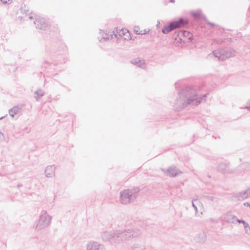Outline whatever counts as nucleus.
I'll return each mask as SVG.
<instances>
[{
    "label": "nucleus",
    "instance_id": "nucleus-1",
    "mask_svg": "<svg viewBox=\"0 0 250 250\" xmlns=\"http://www.w3.org/2000/svg\"><path fill=\"white\" fill-rule=\"evenodd\" d=\"M207 95L205 94L202 97L199 96L195 89L191 87H186L179 93V98L175 103V108L177 110H181L188 104L198 105Z\"/></svg>",
    "mask_w": 250,
    "mask_h": 250
},
{
    "label": "nucleus",
    "instance_id": "nucleus-2",
    "mask_svg": "<svg viewBox=\"0 0 250 250\" xmlns=\"http://www.w3.org/2000/svg\"><path fill=\"white\" fill-rule=\"evenodd\" d=\"M140 188L138 187L126 189L120 192V201L122 204L126 205L133 202L138 195Z\"/></svg>",
    "mask_w": 250,
    "mask_h": 250
},
{
    "label": "nucleus",
    "instance_id": "nucleus-3",
    "mask_svg": "<svg viewBox=\"0 0 250 250\" xmlns=\"http://www.w3.org/2000/svg\"><path fill=\"white\" fill-rule=\"evenodd\" d=\"M235 51L232 48L216 50L214 51L212 53L208 55L207 58H216L218 60L223 61L234 57L235 55Z\"/></svg>",
    "mask_w": 250,
    "mask_h": 250
},
{
    "label": "nucleus",
    "instance_id": "nucleus-4",
    "mask_svg": "<svg viewBox=\"0 0 250 250\" xmlns=\"http://www.w3.org/2000/svg\"><path fill=\"white\" fill-rule=\"evenodd\" d=\"M52 217L46 211L42 213L39 219L35 222L34 228L38 230L44 229L50 224Z\"/></svg>",
    "mask_w": 250,
    "mask_h": 250
},
{
    "label": "nucleus",
    "instance_id": "nucleus-5",
    "mask_svg": "<svg viewBox=\"0 0 250 250\" xmlns=\"http://www.w3.org/2000/svg\"><path fill=\"white\" fill-rule=\"evenodd\" d=\"M141 234V230L137 228L128 229L123 231V233L120 237V240L121 242L130 240L139 237Z\"/></svg>",
    "mask_w": 250,
    "mask_h": 250
},
{
    "label": "nucleus",
    "instance_id": "nucleus-6",
    "mask_svg": "<svg viewBox=\"0 0 250 250\" xmlns=\"http://www.w3.org/2000/svg\"><path fill=\"white\" fill-rule=\"evenodd\" d=\"M123 233V231L121 230H112L109 231H104L101 234V238L104 242H107L110 241L112 239L115 238V242L119 243L121 240L119 238Z\"/></svg>",
    "mask_w": 250,
    "mask_h": 250
},
{
    "label": "nucleus",
    "instance_id": "nucleus-7",
    "mask_svg": "<svg viewBox=\"0 0 250 250\" xmlns=\"http://www.w3.org/2000/svg\"><path fill=\"white\" fill-rule=\"evenodd\" d=\"M187 23V21L183 19H180L178 21L171 22L169 25H166L162 29V32L167 34L176 28L181 27Z\"/></svg>",
    "mask_w": 250,
    "mask_h": 250
},
{
    "label": "nucleus",
    "instance_id": "nucleus-8",
    "mask_svg": "<svg viewBox=\"0 0 250 250\" xmlns=\"http://www.w3.org/2000/svg\"><path fill=\"white\" fill-rule=\"evenodd\" d=\"M87 250H105L104 246L98 242L90 241L86 245Z\"/></svg>",
    "mask_w": 250,
    "mask_h": 250
},
{
    "label": "nucleus",
    "instance_id": "nucleus-9",
    "mask_svg": "<svg viewBox=\"0 0 250 250\" xmlns=\"http://www.w3.org/2000/svg\"><path fill=\"white\" fill-rule=\"evenodd\" d=\"M218 170L219 172L224 174L232 173L234 171L233 170L229 168L228 165L225 163H222L219 164L218 167Z\"/></svg>",
    "mask_w": 250,
    "mask_h": 250
},
{
    "label": "nucleus",
    "instance_id": "nucleus-10",
    "mask_svg": "<svg viewBox=\"0 0 250 250\" xmlns=\"http://www.w3.org/2000/svg\"><path fill=\"white\" fill-rule=\"evenodd\" d=\"M34 23L36 28L40 29H44L47 26L45 19L42 18H36Z\"/></svg>",
    "mask_w": 250,
    "mask_h": 250
},
{
    "label": "nucleus",
    "instance_id": "nucleus-11",
    "mask_svg": "<svg viewBox=\"0 0 250 250\" xmlns=\"http://www.w3.org/2000/svg\"><path fill=\"white\" fill-rule=\"evenodd\" d=\"M165 172L167 175L171 177L176 176L181 172L179 171L174 167H171L165 171Z\"/></svg>",
    "mask_w": 250,
    "mask_h": 250
},
{
    "label": "nucleus",
    "instance_id": "nucleus-12",
    "mask_svg": "<svg viewBox=\"0 0 250 250\" xmlns=\"http://www.w3.org/2000/svg\"><path fill=\"white\" fill-rule=\"evenodd\" d=\"M55 167L54 166H48L45 169V174L47 178H52L55 176Z\"/></svg>",
    "mask_w": 250,
    "mask_h": 250
},
{
    "label": "nucleus",
    "instance_id": "nucleus-13",
    "mask_svg": "<svg viewBox=\"0 0 250 250\" xmlns=\"http://www.w3.org/2000/svg\"><path fill=\"white\" fill-rule=\"evenodd\" d=\"M126 29H122L119 30V31H118L117 30H116L115 31H114L113 32V34L111 35V38L113 39L114 36L115 38L118 39H122L123 36L125 33V31H126Z\"/></svg>",
    "mask_w": 250,
    "mask_h": 250
},
{
    "label": "nucleus",
    "instance_id": "nucleus-14",
    "mask_svg": "<svg viewBox=\"0 0 250 250\" xmlns=\"http://www.w3.org/2000/svg\"><path fill=\"white\" fill-rule=\"evenodd\" d=\"M249 197H250V196L248 192V189L246 191L239 192L235 196V197L238 200H243Z\"/></svg>",
    "mask_w": 250,
    "mask_h": 250
},
{
    "label": "nucleus",
    "instance_id": "nucleus-15",
    "mask_svg": "<svg viewBox=\"0 0 250 250\" xmlns=\"http://www.w3.org/2000/svg\"><path fill=\"white\" fill-rule=\"evenodd\" d=\"M98 38L100 42H103L106 40H109L111 38V37H110V35L108 34L105 33L103 31L100 30Z\"/></svg>",
    "mask_w": 250,
    "mask_h": 250
},
{
    "label": "nucleus",
    "instance_id": "nucleus-16",
    "mask_svg": "<svg viewBox=\"0 0 250 250\" xmlns=\"http://www.w3.org/2000/svg\"><path fill=\"white\" fill-rule=\"evenodd\" d=\"M225 218L228 223L235 224V219H236V216L230 214H227L226 215Z\"/></svg>",
    "mask_w": 250,
    "mask_h": 250
},
{
    "label": "nucleus",
    "instance_id": "nucleus-17",
    "mask_svg": "<svg viewBox=\"0 0 250 250\" xmlns=\"http://www.w3.org/2000/svg\"><path fill=\"white\" fill-rule=\"evenodd\" d=\"M20 109L21 108L19 106H14L9 110V114L10 116L12 117H14V116L19 112Z\"/></svg>",
    "mask_w": 250,
    "mask_h": 250
},
{
    "label": "nucleus",
    "instance_id": "nucleus-18",
    "mask_svg": "<svg viewBox=\"0 0 250 250\" xmlns=\"http://www.w3.org/2000/svg\"><path fill=\"white\" fill-rule=\"evenodd\" d=\"M134 65H137L139 67L145 68V61L144 60H133L131 62Z\"/></svg>",
    "mask_w": 250,
    "mask_h": 250
},
{
    "label": "nucleus",
    "instance_id": "nucleus-19",
    "mask_svg": "<svg viewBox=\"0 0 250 250\" xmlns=\"http://www.w3.org/2000/svg\"><path fill=\"white\" fill-rule=\"evenodd\" d=\"M131 250H146V248L140 244H135L131 246Z\"/></svg>",
    "mask_w": 250,
    "mask_h": 250
},
{
    "label": "nucleus",
    "instance_id": "nucleus-20",
    "mask_svg": "<svg viewBox=\"0 0 250 250\" xmlns=\"http://www.w3.org/2000/svg\"><path fill=\"white\" fill-rule=\"evenodd\" d=\"M125 34L123 36L122 39L125 41L130 40L131 39V35L129 31L127 29L126 31H125Z\"/></svg>",
    "mask_w": 250,
    "mask_h": 250
},
{
    "label": "nucleus",
    "instance_id": "nucleus-21",
    "mask_svg": "<svg viewBox=\"0 0 250 250\" xmlns=\"http://www.w3.org/2000/svg\"><path fill=\"white\" fill-rule=\"evenodd\" d=\"M35 94L37 95V96H35L36 100H38L39 98L42 97L44 95V92L42 90L40 89L36 91Z\"/></svg>",
    "mask_w": 250,
    "mask_h": 250
},
{
    "label": "nucleus",
    "instance_id": "nucleus-22",
    "mask_svg": "<svg viewBox=\"0 0 250 250\" xmlns=\"http://www.w3.org/2000/svg\"><path fill=\"white\" fill-rule=\"evenodd\" d=\"M178 35H180V36L183 35L185 37H187L188 38H190L191 34L190 33V32H189L187 31L184 30V31H182L179 32Z\"/></svg>",
    "mask_w": 250,
    "mask_h": 250
},
{
    "label": "nucleus",
    "instance_id": "nucleus-23",
    "mask_svg": "<svg viewBox=\"0 0 250 250\" xmlns=\"http://www.w3.org/2000/svg\"><path fill=\"white\" fill-rule=\"evenodd\" d=\"M243 225L245 233L248 234H250V226L249 224L247 222H246Z\"/></svg>",
    "mask_w": 250,
    "mask_h": 250
},
{
    "label": "nucleus",
    "instance_id": "nucleus-24",
    "mask_svg": "<svg viewBox=\"0 0 250 250\" xmlns=\"http://www.w3.org/2000/svg\"><path fill=\"white\" fill-rule=\"evenodd\" d=\"M192 15L196 18H199L201 16V14L199 11L193 12L192 13Z\"/></svg>",
    "mask_w": 250,
    "mask_h": 250
},
{
    "label": "nucleus",
    "instance_id": "nucleus-25",
    "mask_svg": "<svg viewBox=\"0 0 250 250\" xmlns=\"http://www.w3.org/2000/svg\"><path fill=\"white\" fill-rule=\"evenodd\" d=\"M134 32H135V33L136 34H139V35H144V34H145L146 33V32L143 31H141L140 32H139L138 31V30H136V29L134 30Z\"/></svg>",
    "mask_w": 250,
    "mask_h": 250
},
{
    "label": "nucleus",
    "instance_id": "nucleus-26",
    "mask_svg": "<svg viewBox=\"0 0 250 250\" xmlns=\"http://www.w3.org/2000/svg\"><path fill=\"white\" fill-rule=\"evenodd\" d=\"M236 222H237V223H242L243 225L244 224V223H245L246 222L244 220H240V219H239L237 217H236V219H235V223Z\"/></svg>",
    "mask_w": 250,
    "mask_h": 250
},
{
    "label": "nucleus",
    "instance_id": "nucleus-27",
    "mask_svg": "<svg viewBox=\"0 0 250 250\" xmlns=\"http://www.w3.org/2000/svg\"><path fill=\"white\" fill-rule=\"evenodd\" d=\"M12 0H0V1L2 3L5 4L11 3Z\"/></svg>",
    "mask_w": 250,
    "mask_h": 250
},
{
    "label": "nucleus",
    "instance_id": "nucleus-28",
    "mask_svg": "<svg viewBox=\"0 0 250 250\" xmlns=\"http://www.w3.org/2000/svg\"><path fill=\"white\" fill-rule=\"evenodd\" d=\"M4 136L3 134L0 132V142L4 140Z\"/></svg>",
    "mask_w": 250,
    "mask_h": 250
},
{
    "label": "nucleus",
    "instance_id": "nucleus-29",
    "mask_svg": "<svg viewBox=\"0 0 250 250\" xmlns=\"http://www.w3.org/2000/svg\"><path fill=\"white\" fill-rule=\"evenodd\" d=\"M245 108L250 111V100L248 102V105Z\"/></svg>",
    "mask_w": 250,
    "mask_h": 250
},
{
    "label": "nucleus",
    "instance_id": "nucleus-30",
    "mask_svg": "<svg viewBox=\"0 0 250 250\" xmlns=\"http://www.w3.org/2000/svg\"><path fill=\"white\" fill-rule=\"evenodd\" d=\"M245 206L249 207L250 208V203L249 202H246L244 204Z\"/></svg>",
    "mask_w": 250,
    "mask_h": 250
},
{
    "label": "nucleus",
    "instance_id": "nucleus-31",
    "mask_svg": "<svg viewBox=\"0 0 250 250\" xmlns=\"http://www.w3.org/2000/svg\"><path fill=\"white\" fill-rule=\"evenodd\" d=\"M194 201H198V200H194ZM192 207H193V208H195L196 207H197L195 205V204H194V201H192Z\"/></svg>",
    "mask_w": 250,
    "mask_h": 250
},
{
    "label": "nucleus",
    "instance_id": "nucleus-32",
    "mask_svg": "<svg viewBox=\"0 0 250 250\" xmlns=\"http://www.w3.org/2000/svg\"><path fill=\"white\" fill-rule=\"evenodd\" d=\"M195 211L196 212V213H197L198 212V208H197V207H196L195 208Z\"/></svg>",
    "mask_w": 250,
    "mask_h": 250
},
{
    "label": "nucleus",
    "instance_id": "nucleus-33",
    "mask_svg": "<svg viewBox=\"0 0 250 250\" xmlns=\"http://www.w3.org/2000/svg\"><path fill=\"white\" fill-rule=\"evenodd\" d=\"M160 23V22H159V21H158V23H157V25H156L157 27H158V26H159V25Z\"/></svg>",
    "mask_w": 250,
    "mask_h": 250
},
{
    "label": "nucleus",
    "instance_id": "nucleus-34",
    "mask_svg": "<svg viewBox=\"0 0 250 250\" xmlns=\"http://www.w3.org/2000/svg\"><path fill=\"white\" fill-rule=\"evenodd\" d=\"M208 23H209V24H210V25H212V26H214V24H213V23H210V22H208Z\"/></svg>",
    "mask_w": 250,
    "mask_h": 250
},
{
    "label": "nucleus",
    "instance_id": "nucleus-35",
    "mask_svg": "<svg viewBox=\"0 0 250 250\" xmlns=\"http://www.w3.org/2000/svg\"><path fill=\"white\" fill-rule=\"evenodd\" d=\"M170 1L172 2H174V0H170Z\"/></svg>",
    "mask_w": 250,
    "mask_h": 250
},
{
    "label": "nucleus",
    "instance_id": "nucleus-36",
    "mask_svg": "<svg viewBox=\"0 0 250 250\" xmlns=\"http://www.w3.org/2000/svg\"><path fill=\"white\" fill-rule=\"evenodd\" d=\"M21 186V185H20V184H19V185H18V188L20 187Z\"/></svg>",
    "mask_w": 250,
    "mask_h": 250
},
{
    "label": "nucleus",
    "instance_id": "nucleus-37",
    "mask_svg": "<svg viewBox=\"0 0 250 250\" xmlns=\"http://www.w3.org/2000/svg\"><path fill=\"white\" fill-rule=\"evenodd\" d=\"M29 18H30V19H33L32 17H29Z\"/></svg>",
    "mask_w": 250,
    "mask_h": 250
},
{
    "label": "nucleus",
    "instance_id": "nucleus-38",
    "mask_svg": "<svg viewBox=\"0 0 250 250\" xmlns=\"http://www.w3.org/2000/svg\"><path fill=\"white\" fill-rule=\"evenodd\" d=\"M3 118V117H1V118H0V120L2 119Z\"/></svg>",
    "mask_w": 250,
    "mask_h": 250
}]
</instances>
